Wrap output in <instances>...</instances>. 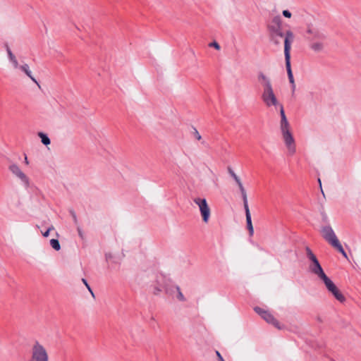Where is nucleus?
Here are the masks:
<instances>
[{
    "instance_id": "obj_1",
    "label": "nucleus",
    "mask_w": 361,
    "mask_h": 361,
    "mask_svg": "<svg viewBox=\"0 0 361 361\" xmlns=\"http://www.w3.org/2000/svg\"><path fill=\"white\" fill-rule=\"evenodd\" d=\"M305 250L307 257L310 261L308 266L309 271L323 281L326 289L335 297L336 300L341 302H344L345 300L344 295L339 291L334 283L324 273L319 260L310 248L307 247Z\"/></svg>"
},
{
    "instance_id": "obj_2",
    "label": "nucleus",
    "mask_w": 361,
    "mask_h": 361,
    "mask_svg": "<svg viewBox=\"0 0 361 361\" xmlns=\"http://www.w3.org/2000/svg\"><path fill=\"white\" fill-rule=\"evenodd\" d=\"M257 78L262 87V101L267 107L274 106L277 109V106H279L281 102L274 92L271 78L262 71L258 72Z\"/></svg>"
},
{
    "instance_id": "obj_3",
    "label": "nucleus",
    "mask_w": 361,
    "mask_h": 361,
    "mask_svg": "<svg viewBox=\"0 0 361 361\" xmlns=\"http://www.w3.org/2000/svg\"><path fill=\"white\" fill-rule=\"evenodd\" d=\"M277 109H279L280 111V130L283 140L287 148L288 154L293 155L296 152L295 142L290 132V124L285 114L283 104L280 103L279 106H277Z\"/></svg>"
},
{
    "instance_id": "obj_4",
    "label": "nucleus",
    "mask_w": 361,
    "mask_h": 361,
    "mask_svg": "<svg viewBox=\"0 0 361 361\" xmlns=\"http://www.w3.org/2000/svg\"><path fill=\"white\" fill-rule=\"evenodd\" d=\"M320 233L322 238L329 243L332 247L336 248L342 255L347 257V254L339 242L334 229L329 224L323 226L320 228Z\"/></svg>"
},
{
    "instance_id": "obj_5",
    "label": "nucleus",
    "mask_w": 361,
    "mask_h": 361,
    "mask_svg": "<svg viewBox=\"0 0 361 361\" xmlns=\"http://www.w3.org/2000/svg\"><path fill=\"white\" fill-rule=\"evenodd\" d=\"M47 348L39 341H35L30 346V356L27 361H49Z\"/></svg>"
},
{
    "instance_id": "obj_6",
    "label": "nucleus",
    "mask_w": 361,
    "mask_h": 361,
    "mask_svg": "<svg viewBox=\"0 0 361 361\" xmlns=\"http://www.w3.org/2000/svg\"><path fill=\"white\" fill-rule=\"evenodd\" d=\"M6 52L8 55V59L11 64L14 70H19L21 72L24 73L29 78L32 80L36 85L39 86L37 80L36 78L32 75V71L30 68V66L27 63H23V64H19L18 61L16 58V56L13 54L11 49L7 47H6Z\"/></svg>"
},
{
    "instance_id": "obj_7",
    "label": "nucleus",
    "mask_w": 361,
    "mask_h": 361,
    "mask_svg": "<svg viewBox=\"0 0 361 361\" xmlns=\"http://www.w3.org/2000/svg\"><path fill=\"white\" fill-rule=\"evenodd\" d=\"M294 41V35L292 31L286 33L285 39V61L288 80L290 84H295L293 73L290 67V49L292 43Z\"/></svg>"
},
{
    "instance_id": "obj_8",
    "label": "nucleus",
    "mask_w": 361,
    "mask_h": 361,
    "mask_svg": "<svg viewBox=\"0 0 361 361\" xmlns=\"http://www.w3.org/2000/svg\"><path fill=\"white\" fill-rule=\"evenodd\" d=\"M306 34L307 35V39L310 42L314 40H324L327 37L325 30L322 27L313 23H309L307 25Z\"/></svg>"
},
{
    "instance_id": "obj_9",
    "label": "nucleus",
    "mask_w": 361,
    "mask_h": 361,
    "mask_svg": "<svg viewBox=\"0 0 361 361\" xmlns=\"http://www.w3.org/2000/svg\"><path fill=\"white\" fill-rule=\"evenodd\" d=\"M194 202L198 206L202 220L204 223L209 221L210 217V208L205 198L196 197Z\"/></svg>"
},
{
    "instance_id": "obj_10",
    "label": "nucleus",
    "mask_w": 361,
    "mask_h": 361,
    "mask_svg": "<svg viewBox=\"0 0 361 361\" xmlns=\"http://www.w3.org/2000/svg\"><path fill=\"white\" fill-rule=\"evenodd\" d=\"M9 171L11 172V173L18 178L22 185L25 187L26 188L30 186V180L29 178L25 175V173L20 169L19 166L16 164H11L8 166Z\"/></svg>"
},
{
    "instance_id": "obj_11",
    "label": "nucleus",
    "mask_w": 361,
    "mask_h": 361,
    "mask_svg": "<svg viewBox=\"0 0 361 361\" xmlns=\"http://www.w3.org/2000/svg\"><path fill=\"white\" fill-rule=\"evenodd\" d=\"M255 311L262 317L267 323L271 324L278 329H281L279 322L274 317V316L269 312L259 307H255Z\"/></svg>"
},
{
    "instance_id": "obj_12",
    "label": "nucleus",
    "mask_w": 361,
    "mask_h": 361,
    "mask_svg": "<svg viewBox=\"0 0 361 361\" xmlns=\"http://www.w3.org/2000/svg\"><path fill=\"white\" fill-rule=\"evenodd\" d=\"M165 293L175 298L180 302H185L186 298L183 294L180 288L177 285H172L165 288Z\"/></svg>"
},
{
    "instance_id": "obj_13",
    "label": "nucleus",
    "mask_w": 361,
    "mask_h": 361,
    "mask_svg": "<svg viewBox=\"0 0 361 361\" xmlns=\"http://www.w3.org/2000/svg\"><path fill=\"white\" fill-rule=\"evenodd\" d=\"M290 30H287L285 33H283L282 29L278 32H275L269 36L270 42L274 45L279 46L281 44V39L283 38L286 39V33Z\"/></svg>"
},
{
    "instance_id": "obj_14",
    "label": "nucleus",
    "mask_w": 361,
    "mask_h": 361,
    "mask_svg": "<svg viewBox=\"0 0 361 361\" xmlns=\"http://www.w3.org/2000/svg\"><path fill=\"white\" fill-rule=\"evenodd\" d=\"M324 40H314L310 42L309 47L315 53L322 52L325 48Z\"/></svg>"
},
{
    "instance_id": "obj_15",
    "label": "nucleus",
    "mask_w": 361,
    "mask_h": 361,
    "mask_svg": "<svg viewBox=\"0 0 361 361\" xmlns=\"http://www.w3.org/2000/svg\"><path fill=\"white\" fill-rule=\"evenodd\" d=\"M282 29L281 27V20L279 17H275L273 19L272 24L268 26V30L269 32V36L275 32H278Z\"/></svg>"
},
{
    "instance_id": "obj_16",
    "label": "nucleus",
    "mask_w": 361,
    "mask_h": 361,
    "mask_svg": "<svg viewBox=\"0 0 361 361\" xmlns=\"http://www.w3.org/2000/svg\"><path fill=\"white\" fill-rule=\"evenodd\" d=\"M245 216H246V223H247V228L249 231L250 235H252L254 233L253 226L252 224V218L250 212H245Z\"/></svg>"
},
{
    "instance_id": "obj_17",
    "label": "nucleus",
    "mask_w": 361,
    "mask_h": 361,
    "mask_svg": "<svg viewBox=\"0 0 361 361\" xmlns=\"http://www.w3.org/2000/svg\"><path fill=\"white\" fill-rule=\"evenodd\" d=\"M38 136L41 138V142L43 145L47 146L51 143L50 139L47 134L39 132L38 133Z\"/></svg>"
},
{
    "instance_id": "obj_18",
    "label": "nucleus",
    "mask_w": 361,
    "mask_h": 361,
    "mask_svg": "<svg viewBox=\"0 0 361 361\" xmlns=\"http://www.w3.org/2000/svg\"><path fill=\"white\" fill-rule=\"evenodd\" d=\"M157 283H158V285L155 286L154 287V290H153V293L155 295H159L161 292H162L163 289L165 290V288L166 287V286H164L163 283L159 280H157Z\"/></svg>"
},
{
    "instance_id": "obj_19",
    "label": "nucleus",
    "mask_w": 361,
    "mask_h": 361,
    "mask_svg": "<svg viewBox=\"0 0 361 361\" xmlns=\"http://www.w3.org/2000/svg\"><path fill=\"white\" fill-rule=\"evenodd\" d=\"M228 173L231 175V176L233 178L235 182L236 183L237 185L238 186L242 183L240 178L235 174V173L232 170L231 168L228 169Z\"/></svg>"
},
{
    "instance_id": "obj_20",
    "label": "nucleus",
    "mask_w": 361,
    "mask_h": 361,
    "mask_svg": "<svg viewBox=\"0 0 361 361\" xmlns=\"http://www.w3.org/2000/svg\"><path fill=\"white\" fill-rule=\"evenodd\" d=\"M241 197L243 202V206L245 209V212H250L249 206H248V201H247V192H243L241 194Z\"/></svg>"
},
{
    "instance_id": "obj_21",
    "label": "nucleus",
    "mask_w": 361,
    "mask_h": 361,
    "mask_svg": "<svg viewBox=\"0 0 361 361\" xmlns=\"http://www.w3.org/2000/svg\"><path fill=\"white\" fill-rule=\"evenodd\" d=\"M50 245L56 251H59L61 249L59 241L57 239L50 240Z\"/></svg>"
},
{
    "instance_id": "obj_22",
    "label": "nucleus",
    "mask_w": 361,
    "mask_h": 361,
    "mask_svg": "<svg viewBox=\"0 0 361 361\" xmlns=\"http://www.w3.org/2000/svg\"><path fill=\"white\" fill-rule=\"evenodd\" d=\"M82 282L85 284V286H86V288H87V290H89V292L91 293L92 296L93 298H94V294L91 288V287L90 286V285L88 284L87 280L85 279H82Z\"/></svg>"
},
{
    "instance_id": "obj_23",
    "label": "nucleus",
    "mask_w": 361,
    "mask_h": 361,
    "mask_svg": "<svg viewBox=\"0 0 361 361\" xmlns=\"http://www.w3.org/2000/svg\"><path fill=\"white\" fill-rule=\"evenodd\" d=\"M209 47H214V49H216V50H219L220 49V45L219 44L218 42H216V41H214L211 43L209 44Z\"/></svg>"
},
{
    "instance_id": "obj_24",
    "label": "nucleus",
    "mask_w": 361,
    "mask_h": 361,
    "mask_svg": "<svg viewBox=\"0 0 361 361\" xmlns=\"http://www.w3.org/2000/svg\"><path fill=\"white\" fill-rule=\"evenodd\" d=\"M193 135L194 137L197 140H200L202 139V136L199 133L198 130L196 128H193Z\"/></svg>"
},
{
    "instance_id": "obj_25",
    "label": "nucleus",
    "mask_w": 361,
    "mask_h": 361,
    "mask_svg": "<svg viewBox=\"0 0 361 361\" xmlns=\"http://www.w3.org/2000/svg\"><path fill=\"white\" fill-rule=\"evenodd\" d=\"M54 226H51L48 228V229L45 231V232H42V235L45 238L48 237L49 235V232L52 230H54Z\"/></svg>"
},
{
    "instance_id": "obj_26",
    "label": "nucleus",
    "mask_w": 361,
    "mask_h": 361,
    "mask_svg": "<svg viewBox=\"0 0 361 361\" xmlns=\"http://www.w3.org/2000/svg\"><path fill=\"white\" fill-rule=\"evenodd\" d=\"M282 14L284 17L290 18L292 16L291 13L288 10H283Z\"/></svg>"
},
{
    "instance_id": "obj_27",
    "label": "nucleus",
    "mask_w": 361,
    "mask_h": 361,
    "mask_svg": "<svg viewBox=\"0 0 361 361\" xmlns=\"http://www.w3.org/2000/svg\"><path fill=\"white\" fill-rule=\"evenodd\" d=\"M238 188L240 192V194H242L243 192H247L243 183H241L240 185H238Z\"/></svg>"
},
{
    "instance_id": "obj_28",
    "label": "nucleus",
    "mask_w": 361,
    "mask_h": 361,
    "mask_svg": "<svg viewBox=\"0 0 361 361\" xmlns=\"http://www.w3.org/2000/svg\"><path fill=\"white\" fill-rule=\"evenodd\" d=\"M238 188L240 192V194H242L243 192H247L243 183H241L240 185H238Z\"/></svg>"
},
{
    "instance_id": "obj_29",
    "label": "nucleus",
    "mask_w": 361,
    "mask_h": 361,
    "mask_svg": "<svg viewBox=\"0 0 361 361\" xmlns=\"http://www.w3.org/2000/svg\"><path fill=\"white\" fill-rule=\"evenodd\" d=\"M216 356L218 357L219 361H225L221 356V353L219 351H216Z\"/></svg>"
},
{
    "instance_id": "obj_30",
    "label": "nucleus",
    "mask_w": 361,
    "mask_h": 361,
    "mask_svg": "<svg viewBox=\"0 0 361 361\" xmlns=\"http://www.w3.org/2000/svg\"><path fill=\"white\" fill-rule=\"evenodd\" d=\"M24 162L26 165H28L29 164V161H28V159H27V155L25 154V158H24Z\"/></svg>"
},
{
    "instance_id": "obj_31",
    "label": "nucleus",
    "mask_w": 361,
    "mask_h": 361,
    "mask_svg": "<svg viewBox=\"0 0 361 361\" xmlns=\"http://www.w3.org/2000/svg\"><path fill=\"white\" fill-rule=\"evenodd\" d=\"M78 234H79V235H80L81 238H82L83 236H82V231H81L80 228H78Z\"/></svg>"
},
{
    "instance_id": "obj_32",
    "label": "nucleus",
    "mask_w": 361,
    "mask_h": 361,
    "mask_svg": "<svg viewBox=\"0 0 361 361\" xmlns=\"http://www.w3.org/2000/svg\"><path fill=\"white\" fill-rule=\"evenodd\" d=\"M291 85H292V91L293 92L295 90V84H291Z\"/></svg>"
},
{
    "instance_id": "obj_33",
    "label": "nucleus",
    "mask_w": 361,
    "mask_h": 361,
    "mask_svg": "<svg viewBox=\"0 0 361 361\" xmlns=\"http://www.w3.org/2000/svg\"><path fill=\"white\" fill-rule=\"evenodd\" d=\"M323 220L326 221L327 220V216L326 214H323Z\"/></svg>"
},
{
    "instance_id": "obj_34",
    "label": "nucleus",
    "mask_w": 361,
    "mask_h": 361,
    "mask_svg": "<svg viewBox=\"0 0 361 361\" xmlns=\"http://www.w3.org/2000/svg\"><path fill=\"white\" fill-rule=\"evenodd\" d=\"M318 181H319V185H320V186H321V185H322V183H321V180H320V179H318Z\"/></svg>"
}]
</instances>
